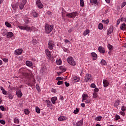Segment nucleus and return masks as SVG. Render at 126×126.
<instances>
[{
  "instance_id": "f257e3e1",
  "label": "nucleus",
  "mask_w": 126,
  "mask_h": 126,
  "mask_svg": "<svg viewBox=\"0 0 126 126\" xmlns=\"http://www.w3.org/2000/svg\"><path fill=\"white\" fill-rule=\"evenodd\" d=\"M67 63L72 66H75L76 65V62L74 61V59L72 57H68Z\"/></svg>"
},
{
  "instance_id": "f03ea898",
  "label": "nucleus",
  "mask_w": 126,
  "mask_h": 126,
  "mask_svg": "<svg viewBox=\"0 0 126 126\" xmlns=\"http://www.w3.org/2000/svg\"><path fill=\"white\" fill-rule=\"evenodd\" d=\"M54 29V25L46 24L45 26V30L46 32H52Z\"/></svg>"
},
{
  "instance_id": "7ed1b4c3",
  "label": "nucleus",
  "mask_w": 126,
  "mask_h": 126,
  "mask_svg": "<svg viewBox=\"0 0 126 126\" xmlns=\"http://www.w3.org/2000/svg\"><path fill=\"white\" fill-rule=\"evenodd\" d=\"M18 27L19 28V29H21V30H26V31H32V32H34V31H33V28H32V30H31V28L29 27H23L22 26H18Z\"/></svg>"
},
{
  "instance_id": "20e7f679",
  "label": "nucleus",
  "mask_w": 126,
  "mask_h": 126,
  "mask_svg": "<svg viewBox=\"0 0 126 126\" xmlns=\"http://www.w3.org/2000/svg\"><path fill=\"white\" fill-rule=\"evenodd\" d=\"M76 15H77V12H73L66 14V16L69 18H75Z\"/></svg>"
},
{
  "instance_id": "39448f33",
  "label": "nucleus",
  "mask_w": 126,
  "mask_h": 126,
  "mask_svg": "<svg viewBox=\"0 0 126 126\" xmlns=\"http://www.w3.org/2000/svg\"><path fill=\"white\" fill-rule=\"evenodd\" d=\"M54 47H55V42L52 40H49L48 41V48L50 50H53L54 49Z\"/></svg>"
},
{
  "instance_id": "423d86ee",
  "label": "nucleus",
  "mask_w": 126,
  "mask_h": 126,
  "mask_svg": "<svg viewBox=\"0 0 126 126\" xmlns=\"http://www.w3.org/2000/svg\"><path fill=\"white\" fill-rule=\"evenodd\" d=\"M93 78L92 76L90 74H87L85 76V82H88V81H91L92 80Z\"/></svg>"
},
{
  "instance_id": "0eeeda50",
  "label": "nucleus",
  "mask_w": 126,
  "mask_h": 126,
  "mask_svg": "<svg viewBox=\"0 0 126 126\" xmlns=\"http://www.w3.org/2000/svg\"><path fill=\"white\" fill-rule=\"evenodd\" d=\"M36 5L40 9L44 7V5H43V4H42V3L41 2V0H37L36 1Z\"/></svg>"
},
{
  "instance_id": "6e6552de",
  "label": "nucleus",
  "mask_w": 126,
  "mask_h": 126,
  "mask_svg": "<svg viewBox=\"0 0 126 126\" xmlns=\"http://www.w3.org/2000/svg\"><path fill=\"white\" fill-rule=\"evenodd\" d=\"M45 53L46 55L47 56L48 60H50L51 57H52V55H51V54H52V52H50L49 49H45Z\"/></svg>"
},
{
  "instance_id": "1a4fd4ad",
  "label": "nucleus",
  "mask_w": 126,
  "mask_h": 126,
  "mask_svg": "<svg viewBox=\"0 0 126 126\" xmlns=\"http://www.w3.org/2000/svg\"><path fill=\"white\" fill-rule=\"evenodd\" d=\"M23 52V50L22 49H18L15 51L14 54L16 56H19L21 55V53Z\"/></svg>"
},
{
  "instance_id": "9d476101",
  "label": "nucleus",
  "mask_w": 126,
  "mask_h": 126,
  "mask_svg": "<svg viewBox=\"0 0 126 126\" xmlns=\"http://www.w3.org/2000/svg\"><path fill=\"white\" fill-rule=\"evenodd\" d=\"M67 120V117L63 116H61L58 118V121L60 122H63V121H66Z\"/></svg>"
},
{
  "instance_id": "9b49d317",
  "label": "nucleus",
  "mask_w": 126,
  "mask_h": 126,
  "mask_svg": "<svg viewBox=\"0 0 126 126\" xmlns=\"http://www.w3.org/2000/svg\"><path fill=\"white\" fill-rule=\"evenodd\" d=\"M82 102H84L86 100H87L88 99V95L87 94H83L82 95Z\"/></svg>"
},
{
  "instance_id": "f8f14e48",
  "label": "nucleus",
  "mask_w": 126,
  "mask_h": 126,
  "mask_svg": "<svg viewBox=\"0 0 126 126\" xmlns=\"http://www.w3.org/2000/svg\"><path fill=\"white\" fill-rule=\"evenodd\" d=\"M79 80H80V78L77 76L73 77L72 79L73 82H79Z\"/></svg>"
},
{
  "instance_id": "ddd939ff",
  "label": "nucleus",
  "mask_w": 126,
  "mask_h": 126,
  "mask_svg": "<svg viewBox=\"0 0 126 126\" xmlns=\"http://www.w3.org/2000/svg\"><path fill=\"white\" fill-rule=\"evenodd\" d=\"M103 84L104 87H108L109 86V82L107 80H103Z\"/></svg>"
},
{
  "instance_id": "4468645a",
  "label": "nucleus",
  "mask_w": 126,
  "mask_h": 126,
  "mask_svg": "<svg viewBox=\"0 0 126 126\" xmlns=\"http://www.w3.org/2000/svg\"><path fill=\"white\" fill-rule=\"evenodd\" d=\"M6 37L7 38H11L12 36H13V33L12 32H8L6 33Z\"/></svg>"
},
{
  "instance_id": "2eb2a0df",
  "label": "nucleus",
  "mask_w": 126,
  "mask_h": 126,
  "mask_svg": "<svg viewBox=\"0 0 126 126\" xmlns=\"http://www.w3.org/2000/svg\"><path fill=\"white\" fill-rule=\"evenodd\" d=\"M58 100V97H57V96H54L53 97L51 98V101L52 104H56V101H57Z\"/></svg>"
},
{
  "instance_id": "dca6fc26",
  "label": "nucleus",
  "mask_w": 126,
  "mask_h": 126,
  "mask_svg": "<svg viewBox=\"0 0 126 126\" xmlns=\"http://www.w3.org/2000/svg\"><path fill=\"white\" fill-rule=\"evenodd\" d=\"M119 105H120V100L117 99L114 103V106L116 108H118V107H119Z\"/></svg>"
},
{
  "instance_id": "f3484780",
  "label": "nucleus",
  "mask_w": 126,
  "mask_h": 126,
  "mask_svg": "<svg viewBox=\"0 0 126 126\" xmlns=\"http://www.w3.org/2000/svg\"><path fill=\"white\" fill-rule=\"evenodd\" d=\"M16 94H17V96L19 98H21V97L22 96V93H21V91L20 90L17 91L16 92Z\"/></svg>"
},
{
  "instance_id": "a211bd4d",
  "label": "nucleus",
  "mask_w": 126,
  "mask_h": 126,
  "mask_svg": "<svg viewBox=\"0 0 126 126\" xmlns=\"http://www.w3.org/2000/svg\"><path fill=\"white\" fill-rule=\"evenodd\" d=\"M0 89L2 91V94H3V95H6V94H7V92H6V91H5V90H4L3 87H2L1 86L0 87Z\"/></svg>"
},
{
  "instance_id": "6ab92c4d",
  "label": "nucleus",
  "mask_w": 126,
  "mask_h": 126,
  "mask_svg": "<svg viewBox=\"0 0 126 126\" xmlns=\"http://www.w3.org/2000/svg\"><path fill=\"white\" fill-rule=\"evenodd\" d=\"M98 50L99 52L102 53V54H104V53H105V49H104V48H103L102 46H99L98 48Z\"/></svg>"
},
{
  "instance_id": "aec40b11",
  "label": "nucleus",
  "mask_w": 126,
  "mask_h": 126,
  "mask_svg": "<svg viewBox=\"0 0 126 126\" xmlns=\"http://www.w3.org/2000/svg\"><path fill=\"white\" fill-rule=\"evenodd\" d=\"M26 64L27 65V66H32L33 65V63H32V62L27 61L26 62Z\"/></svg>"
},
{
  "instance_id": "412c9836",
  "label": "nucleus",
  "mask_w": 126,
  "mask_h": 126,
  "mask_svg": "<svg viewBox=\"0 0 126 126\" xmlns=\"http://www.w3.org/2000/svg\"><path fill=\"white\" fill-rule=\"evenodd\" d=\"M91 55L93 57V59L95 61L97 59V54H96V53H95L94 52H93L91 53Z\"/></svg>"
},
{
  "instance_id": "4be33fe9",
  "label": "nucleus",
  "mask_w": 126,
  "mask_h": 126,
  "mask_svg": "<svg viewBox=\"0 0 126 126\" xmlns=\"http://www.w3.org/2000/svg\"><path fill=\"white\" fill-rule=\"evenodd\" d=\"M107 47L109 52L113 51V49H114V47H113V46L109 44L107 45Z\"/></svg>"
},
{
  "instance_id": "5701e85b",
  "label": "nucleus",
  "mask_w": 126,
  "mask_h": 126,
  "mask_svg": "<svg viewBox=\"0 0 126 126\" xmlns=\"http://www.w3.org/2000/svg\"><path fill=\"white\" fill-rule=\"evenodd\" d=\"M120 29H121V30H126V24L123 23L122 24L121 26L120 27Z\"/></svg>"
},
{
  "instance_id": "b1692460",
  "label": "nucleus",
  "mask_w": 126,
  "mask_h": 126,
  "mask_svg": "<svg viewBox=\"0 0 126 126\" xmlns=\"http://www.w3.org/2000/svg\"><path fill=\"white\" fill-rule=\"evenodd\" d=\"M83 124V122L82 120H80V121L78 122L76 124L77 126H82V124Z\"/></svg>"
},
{
  "instance_id": "393cba45",
  "label": "nucleus",
  "mask_w": 126,
  "mask_h": 126,
  "mask_svg": "<svg viewBox=\"0 0 126 126\" xmlns=\"http://www.w3.org/2000/svg\"><path fill=\"white\" fill-rule=\"evenodd\" d=\"M32 16L34 18L38 17V16H39V15L36 12H32Z\"/></svg>"
},
{
  "instance_id": "a878e982",
  "label": "nucleus",
  "mask_w": 126,
  "mask_h": 126,
  "mask_svg": "<svg viewBox=\"0 0 126 126\" xmlns=\"http://www.w3.org/2000/svg\"><path fill=\"white\" fill-rule=\"evenodd\" d=\"M12 7L14 10L16 9V8L18 7V4H12Z\"/></svg>"
},
{
  "instance_id": "bb28decb",
  "label": "nucleus",
  "mask_w": 126,
  "mask_h": 126,
  "mask_svg": "<svg viewBox=\"0 0 126 126\" xmlns=\"http://www.w3.org/2000/svg\"><path fill=\"white\" fill-rule=\"evenodd\" d=\"M98 27V29H99V30H102V29H103V24L99 23Z\"/></svg>"
},
{
  "instance_id": "cd10ccee",
  "label": "nucleus",
  "mask_w": 126,
  "mask_h": 126,
  "mask_svg": "<svg viewBox=\"0 0 126 126\" xmlns=\"http://www.w3.org/2000/svg\"><path fill=\"white\" fill-rule=\"evenodd\" d=\"M7 95L9 99H10L11 100H12V99H13V95H12V94L8 93Z\"/></svg>"
},
{
  "instance_id": "c85d7f7f",
  "label": "nucleus",
  "mask_w": 126,
  "mask_h": 126,
  "mask_svg": "<svg viewBox=\"0 0 126 126\" xmlns=\"http://www.w3.org/2000/svg\"><path fill=\"white\" fill-rule=\"evenodd\" d=\"M14 123L15 124H19V119L17 118H15L14 119Z\"/></svg>"
},
{
  "instance_id": "c756f323",
  "label": "nucleus",
  "mask_w": 126,
  "mask_h": 126,
  "mask_svg": "<svg viewBox=\"0 0 126 126\" xmlns=\"http://www.w3.org/2000/svg\"><path fill=\"white\" fill-rule=\"evenodd\" d=\"M35 110L37 114H40V113H41V109H40L38 107H35Z\"/></svg>"
},
{
  "instance_id": "7c9ffc66",
  "label": "nucleus",
  "mask_w": 126,
  "mask_h": 126,
  "mask_svg": "<svg viewBox=\"0 0 126 126\" xmlns=\"http://www.w3.org/2000/svg\"><path fill=\"white\" fill-rule=\"evenodd\" d=\"M56 63L57 64L61 65V64H62V60H61V59L57 60L56 61Z\"/></svg>"
},
{
  "instance_id": "2f4dec72",
  "label": "nucleus",
  "mask_w": 126,
  "mask_h": 126,
  "mask_svg": "<svg viewBox=\"0 0 126 126\" xmlns=\"http://www.w3.org/2000/svg\"><path fill=\"white\" fill-rule=\"evenodd\" d=\"M60 69H61V70H62V71L63 72H64V71H65V70H66V69H65V68L63 66H61L60 67Z\"/></svg>"
},
{
  "instance_id": "473e14b6",
  "label": "nucleus",
  "mask_w": 126,
  "mask_h": 126,
  "mask_svg": "<svg viewBox=\"0 0 126 126\" xmlns=\"http://www.w3.org/2000/svg\"><path fill=\"white\" fill-rule=\"evenodd\" d=\"M102 23H104V24H109V20L108 19L106 20H103L102 21Z\"/></svg>"
},
{
  "instance_id": "72a5a7b5",
  "label": "nucleus",
  "mask_w": 126,
  "mask_h": 126,
  "mask_svg": "<svg viewBox=\"0 0 126 126\" xmlns=\"http://www.w3.org/2000/svg\"><path fill=\"white\" fill-rule=\"evenodd\" d=\"M5 25L6 26V27H11V24L7 22H5Z\"/></svg>"
},
{
  "instance_id": "f704fd0d",
  "label": "nucleus",
  "mask_w": 126,
  "mask_h": 126,
  "mask_svg": "<svg viewBox=\"0 0 126 126\" xmlns=\"http://www.w3.org/2000/svg\"><path fill=\"white\" fill-rule=\"evenodd\" d=\"M113 31H114V29H113V27L111 26L109 28L108 31H107V32H113Z\"/></svg>"
},
{
  "instance_id": "c9c22d12",
  "label": "nucleus",
  "mask_w": 126,
  "mask_h": 126,
  "mask_svg": "<svg viewBox=\"0 0 126 126\" xmlns=\"http://www.w3.org/2000/svg\"><path fill=\"white\" fill-rule=\"evenodd\" d=\"M80 4L81 6L83 7L84 6V1L83 0H80Z\"/></svg>"
},
{
  "instance_id": "e433bc0d",
  "label": "nucleus",
  "mask_w": 126,
  "mask_h": 126,
  "mask_svg": "<svg viewBox=\"0 0 126 126\" xmlns=\"http://www.w3.org/2000/svg\"><path fill=\"white\" fill-rule=\"evenodd\" d=\"M101 64H103V65H106L107 64V62H106V61L104 60H102L101 61Z\"/></svg>"
},
{
  "instance_id": "4c0bfd02",
  "label": "nucleus",
  "mask_w": 126,
  "mask_h": 126,
  "mask_svg": "<svg viewBox=\"0 0 126 126\" xmlns=\"http://www.w3.org/2000/svg\"><path fill=\"white\" fill-rule=\"evenodd\" d=\"M24 113L26 114V115H29L30 111H29V110L28 109H25Z\"/></svg>"
},
{
  "instance_id": "58836bf2",
  "label": "nucleus",
  "mask_w": 126,
  "mask_h": 126,
  "mask_svg": "<svg viewBox=\"0 0 126 126\" xmlns=\"http://www.w3.org/2000/svg\"><path fill=\"white\" fill-rule=\"evenodd\" d=\"M101 120H102L101 116H98V117L95 118V121H101Z\"/></svg>"
},
{
  "instance_id": "ea45409f",
  "label": "nucleus",
  "mask_w": 126,
  "mask_h": 126,
  "mask_svg": "<svg viewBox=\"0 0 126 126\" xmlns=\"http://www.w3.org/2000/svg\"><path fill=\"white\" fill-rule=\"evenodd\" d=\"M93 98H96L97 97H98V94L97 93H94L93 95Z\"/></svg>"
},
{
  "instance_id": "a19ab883",
  "label": "nucleus",
  "mask_w": 126,
  "mask_h": 126,
  "mask_svg": "<svg viewBox=\"0 0 126 126\" xmlns=\"http://www.w3.org/2000/svg\"><path fill=\"white\" fill-rule=\"evenodd\" d=\"M24 5H25L21 3V4L19 5L20 9H23V8H24Z\"/></svg>"
},
{
  "instance_id": "79ce46f5",
  "label": "nucleus",
  "mask_w": 126,
  "mask_h": 126,
  "mask_svg": "<svg viewBox=\"0 0 126 126\" xmlns=\"http://www.w3.org/2000/svg\"><path fill=\"white\" fill-rule=\"evenodd\" d=\"M78 112H79V108H76V109L74 111V114H78Z\"/></svg>"
},
{
  "instance_id": "37998d69",
  "label": "nucleus",
  "mask_w": 126,
  "mask_h": 126,
  "mask_svg": "<svg viewBox=\"0 0 126 126\" xmlns=\"http://www.w3.org/2000/svg\"><path fill=\"white\" fill-rule=\"evenodd\" d=\"M36 88L37 91H38V92L40 91L41 89H40V86H39V85H38V84L36 85Z\"/></svg>"
},
{
  "instance_id": "c03bdc74",
  "label": "nucleus",
  "mask_w": 126,
  "mask_h": 126,
  "mask_svg": "<svg viewBox=\"0 0 126 126\" xmlns=\"http://www.w3.org/2000/svg\"><path fill=\"white\" fill-rule=\"evenodd\" d=\"M97 92H99V89L98 88H95L94 90V93H97Z\"/></svg>"
},
{
  "instance_id": "a18cd8bd",
  "label": "nucleus",
  "mask_w": 126,
  "mask_h": 126,
  "mask_svg": "<svg viewBox=\"0 0 126 126\" xmlns=\"http://www.w3.org/2000/svg\"><path fill=\"white\" fill-rule=\"evenodd\" d=\"M90 102H91V99H87L86 100H85V102L86 103V104H89Z\"/></svg>"
},
{
  "instance_id": "49530a36",
  "label": "nucleus",
  "mask_w": 126,
  "mask_h": 126,
  "mask_svg": "<svg viewBox=\"0 0 126 126\" xmlns=\"http://www.w3.org/2000/svg\"><path fill=\"white\" fill-rule=\"evenodd\" d=\"M91 88H96V85L94 83H92L91 85Z\"/></svg>"
},
{
  "instance_id": "de8ad7c7",
  "label": "nucleus",
  "mask_w": 126,
  "mask_h": 126,
  "mask_svg": "<svg viewBox=\"0 0 126 126\" xmlns=\"http://www.w3.org/2000/svg\"><path fill=\"white\" fill-rule=\"evenodd\" d=\"M63 83V81H59L57 82L58 85H61Z\"/></svg>"
},
{
  "instance_id": "09e8293b",
  "label": "nucleus",
  "mask_w": 126,
  "mask_h": 126,
  "mask_svg": "<svg viewBox=\"0 0 126 126\" xmlns=\"http://www.w3.org/2000/svg\"><path fill=\"white\" fill-rule=\"evenodd\" d=\"M32 43L33 45H36V44H37V43H38V42L37 41V40L33 39L32 41Z\"/></svg>"
},
{
  "instance_id": "8fccbe9b",
  "label": "nucleus",
  "mask_w": 126,
  "mask_h": 126,
  "mask_svg": "<svg viewBox=\"0 0 126 126\" xmlns=\"http://www.w3.org/2000/svg\"><path fill=\"white\" fill-rule=\"evenodd\" d=\"M27 2V0H23L21 3L25 5Z\"/></svg>"
},
{
  "instance_id": "3c124183",
  "label": "nucleus",
  "mask_w": 126,
  "mask_h": 126,
  "mask_svg": "<svg viewBox=\"0 0 126 126\" xmlns=\"http://www.w3.org/2000/svg\"><path fill=\"white\" fill-rule=\"evenodd\" d=\"M115 118H116V121H118V120H120L121 119V117H120V116L118 115H116Z\"/></svg>"
},
{
  "instance_id": "603ef678",
  "label": "nucleus",
  "mask_w": 126,
  "mask_h": 126,
  "mask_svg": "<svg viewBox=\"0 0 126 126\" xmlns=\"http://www.w3.org/2000/svg\"><path fill=\"white\" fill-rule=\"evenodd\" d=\"M90 1L95 4L97 3V0H90Z\"/></svg>"
},
{
  "instance_id": "864d4df0",
  "label": "nucleus",
  "mask_w": 126,
  "mask_h": 126,
  "mask_svg": "<svg viewBox=\"0 0 126 126\" xmlns=\"http://www.w3.org/2000/svg\"><path fill=\"white\" fill-rule=\"evenodd\" d=\"M122 112H125L126 110V107L125 106H123L121 108Z\"/></svg>"
},
{
  "instance_id": "5fc2aeb1",
  "label": "nucleus",
  "mask_w": 126,
  "mask_h": 126,
  "mask_svg": "<svg viewBox=\"0 0 126 126\" xmlns=\"http://www.w3.org/2000/svg\"><path fill=\"white\" fill-rule=\"evenodd\" d=\"M64 43L65 44H67V43H68L69 44H70V41H69L67 39H64Z\"/></svg>"
},
{
  "instance_id": "6e6d98bb",
  "label": "nucleus",
  "mask_w": 126,
  "mask_h": 126,
  "mask_svg": "<svg viewBox=\"0 0 126 126\" xmlns=\"http://www.w3.org/2000/svg\"><path fill=\"white\" fill-rule=\"evenodd\" d=\"M0 123L2 125H5V121L4 120H0Z\"/></svg>"
},
{
  "instance_id": "4d7b16f0",
  "label": "nucleus",
  "mask_w": 126,
  "mask_h": 126,
  "mask_svg": "<svg viewBox=\"0 0 126 126\" xmlns=\"http://www.w3.org/2000/svg\"><path fill=\"white\" fill-rule=\"evenodd\" d=\"M57 80H63V78L62 77H58L56 78Z\"/></svg>"
},
{
  "instance_id": "13d9d810",
  "label": "nucleus",
  "mask_w": 126,
  "mask_h": 126,
  "mask_svg": "<svg viewBox=\"0 0 126 126\" xmlns=\"http://www.w3.org/2000/svg\"><path fill=\"white\" fill-rule=\"evenodd\" d=\"M2 61L4 62V63H7V62H8V59H6V58H3L2 59Z\"/></svg>"
},
{
  "instance_id": "bf43d9fd",
  "label": "nucleus",
  "mask_w": 126,
  "mask_h": 126,
  "mask_svg": "<svg viewBox=\"0 0 126 126\" xmlns=\"http://www.w3.org/2000/svg\"><path fill=\"white\" fill-rule=\"evenodd\" d=\"M126 4V2H124L122 3L121 8H123Z\"/></svg>"
},
{
  "instance_id": "052dcab7",
  "label": "nucleus",
  "mask_w": 126,
  "mask_h": 126,
  "mask_svg": "<svg viewBox=\"0 0 126 126\" xmlns=\"http://www.w3.org/2000/svg\"><path fill=\"white\" fill-rule=\"evenodd\" d=\"M0 109L1 111H4V107L2 105L0 106Z\"/></svg>"
},
{
  "instance_id": "680f3d73",
  "label": "nucleus",
  "mask_w": 126,
  "mask_h": 126,
  "mask_svg": "<svg viewBox=\"0 0 126 126\" xmlns=\"http://www.w3.org/2000/svg\"><path fill=\"white\" fill-rule=\"evenodd\" d=\"M120 115H122V116H125L126 115V113H125L124 111H121L120 112Z\"/></svg>"
},
{
  "instance_id": "e2e57ef3",
  "label": "nucleus",
  "mask_w": 126,
  "mask_h": 126,
  "mask_svg": "<svg viewBox=\"0 0 126 126\" xmlns=\"http://www.w3.org/2000/svg\"><path fill=\"white\" fill-rule=\"evenodd\" d=\"M64 83L66 87H68V86H69V83H67V82H65Z\"/></svg>"
},
{
  "instance_id": "0e129e2a",
  "label": "nucleus",
  "mask_w": 126,
  "mask_h": 126,
  "mask_svg": "<svg viewBox=\"0 0 126 126\" xmlns=\"http://www.w3.org/2000/svg\"><path fill=\"white\" fill-rule=\"evenodd\" d=\"M120 22H121V21L120 20H118L117 21V25H116V27L118 26V25H119V24H120Z\"/></svg>"
},
{
  "instance_id": "69168bd1",
  "label": "nucleus",
  "mask_w": 126,
  "mask_h": 126,
  "mask_svg": "<svg viewBox=\"0 0 126 126\" xmlns=\"http://www.w3.org/2000/svg\"><path fill=\"white\" fill-rule=\"evenodd\" d=\"M81 107H82L83 108H84V107H85V103H81Z\"/></svg>"
},
{
  "instance_id": "338daca9",
  "label": "nucleus",
  "mask_w": 126,
  "mask_h": 126,
  "mask_svg": "<svg viewBox=\"0 0 126 126\" xmlns=\"http://www.w3.org/2000/svg\"><path fill=\"white\" fill-rule=\"evenodd\" d=\"M60 99H61L62 101H63V96L62 95H60Z\"/></svg>"
},
{
  "instance_id": "774afa93",
  "label": "nucleus",
  "mask_w": 126,
  "mask_h": 126,
  "mask_svg": "<svg viewBox=\"0 0 126 126\" xmlns=\"http://www.w3.org/2000/svg\"><path fill=\"white\" fill-rule=\"evenodd\" d=\"M88 33H89V32H84L83 33L84 36H86V35H88Z\"/></svg>"
}]
</instances>
